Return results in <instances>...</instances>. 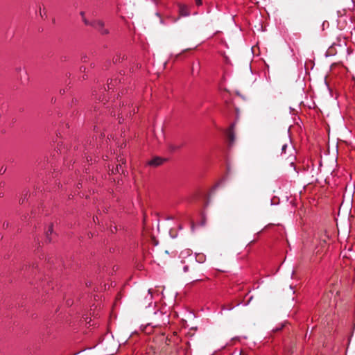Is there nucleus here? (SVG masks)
<instances>
[{"instance_id": "nucleus-10", "label": "nucleus", "mask_w": 355, "mask_h": 355, "mask_svg": "<svg viewBox=\"0 0 355 355\" xmlns=\"http://www.w3.org/2000/svg\"><path fill=\"white\" fill-rule=\"evenodd\" d=\"M184 271H186V270H187V266H185V267L184 268Z\"/></svg>"}, {"instance_id": "nucleus-9", "label": "nucleus", "mask_w": 355, "mask_h": 355, "mask_svg": "<svg viewBox=\"0 0 355 355\" xmlns=\"http://www.w3.org/2000/svg\"><path fill=\"white\" fill-rule=\"evenodd\" d=\"M52 231H53L52 227H50L49 229V232H51Z\"/></svg>"}, {"instance_id": "nucleus-6", "label": "nucleus", "mask_w": 355, "mask_h": 355, "mask_svg": "<svg viewBox=\"0 0 355 355\" xmlns=\"http://www.w3.org/2000/svg\"><path fill=\"white\" fill-rule=\"evenodd\" d=\"M81 15H82L83 20L84 21L85 24H87L88 21L84 18V13L82 12Z\"/></svg>"}, {"instance_id": "nucleus-3", "label": "nucleus", "mask_w": 355, "mask_h": 355, "mask_svg": "<svg viewBox=\"0 0 355 355\" xmlns=\"http://www.w3.org/2000/svg\"><path fill=\"white\" fill-rule=\"evenodd\" d=\"M161 163H162V160H161V159H159V158H155V159H152V160L149 162V164H150V165H155V166H158V165L161 164Z\"/></svg>"}, {"instance_id": "nucleus-2", "label": "nucleus", "mask_w": 355, "mask_h": 355, "mask_svg": "<svg viewBox=\"0 0 355 355\" xmlns=\"http://www.w3.org/2000/svg\"><path fill=\"white\" fill-rule=\"evenodd\" d=\"M180 13L182 16H187L189 15L188 8L186 6H180Z\"/></svg>"}, {"instance_id": "nucleus-4", "label": "nucleus", "mask_w": 355, "mask_h": 355, "mask_svg": "<svg viewBox=\"0 0 355 355\" xmlns=\"http://www.w3.org/2000/svg\"><path fill=\"white\" fill-rule=\"evenodd\" d=\"M119 168H121V166H120L119 167V166L117 165V166H116V167L115 168H112V169L111 170V171H112V173H116V172H119Z\"/></svg>"}, {"instance_id": "nucleus-8", "label": "nucleus", "mask_w": 355, "mask_h": 355, "mask_svg": "<svg viewBox=\"0 0 355 355\" xmlns=\"http://www.w3.org/2000/svg\"><path fill=\"white\" fill-rule=\"evenodd\" d=\"M98 24L100 26H103V23L101 21H98Z\"/></svg>"}, {"instance_id": "nucleus-1", "label": "nucleus", "mask_w": 355, "mask_h": 355, "mask_svg": "<svg viewBox=\"0 0 355 355\" xmlns=\"http://www.w3.org/2000/svg\"><path fill=\"white\" fill-rule=\"evenodd\" d=\"M234 125H232L227 131V137L229 139L230 144H232L234 141V134L233 132Z\"/></svg>"}, {"instance_id": "nucleus-7", "label": "nucleus", "mask_w": 355, "mask_h": 355, "mask_svg": "<svg viewBox=\"0 0 355 355\" xmlns=\"http://www.w3.org/2000/svg\"><path fill=\"white\" fill-rule=\"evenodd\" d=\"M196 2L198 5H200L202 3L201 0H196Z\"/></svg>"}, {"instance_id": "nucleus-5", "label": "nucleus", "mask_w": 355, "mask_h": 355, "mask_svg": "<svg viewBox=\"0 0 355 355\" xmlns=\"http://www.w3.org/2000/svg\"><path fill=\"white\" fill-rule=\"evenodd\" d=\"M286 148H287V145L286 144H284L282 146V153H285V150H286Z\"/></svg>"}]
</instances>
